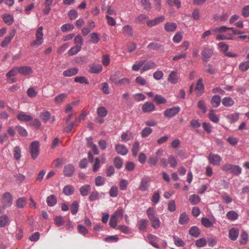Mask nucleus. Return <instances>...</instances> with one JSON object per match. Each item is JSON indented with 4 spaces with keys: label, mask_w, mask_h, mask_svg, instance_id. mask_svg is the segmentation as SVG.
I'll return each instance as SVG.
<instances>
[{
    "label": "nucleus",
    "mask_w": 249,
    "mask_h": 249,
    "mask_svg": "<svg viewBox=\"0 0 249 249\" xmlns=\"http://www.w3.org/2000/svg\"><path fill=\"white\" fill-rule=\"evenodd\" d=\"M43 27H39L36 31V40L31 43V46L34 48H37L43 43Z\"/></svg>",
    "instance_id": "1"
},
{
    "label": "nucleus",
    "mask_w": 249,
    "mask_h": 249,
    "mask_svg": "<svg viewBox=\"0 0 249 249\" xmlns=\"http://www.w3.org/2000/svg\"><path fill=\"white\" fill-rule=\"evenodd\" d=\"M224 171L229 172L235 176H238L242 172V168L238 165L226 164L222 167Z\"/></svg>",
    "instance_id": "2"
},
{
    "label": "nucleus",
    "mask_w": 249,
    "mask_h": 249,
    "mask_svg": "<svg viewBox=\"0 0 249 249\" xmlns=\"http://www.w3.org/2000/svg\"><path fill=\"white\" fill-rule=\"evenodd\" d=\"M1 202L3 209L6 207H10L13 203L12 195L9 192L4 193L1 196Z\"/></svg>",
    "instance_id": "3"
},
{
    "label": "nucleus",
    "mask_w": 249,
    "mask_h": 249,
    "mask_svg": "<svg viewBox=\"0 0 249 249\" xmlns=\"http://www.w3.org/2000/svg\"><path fill=\"white\" fill-rule=\"evenodd\" d=\"M39 143L37 141H34L31 143L30 146V152L33 160H35L39 153Z\"/></svg>",
    "instance_id": "4"
},
{
    "label": "nucleus",
    "mask_w": 249,
    "mask_h": 249,
    "mask_svg": "<svg viewBox=\"0 0 249 249\" xmlns=\"http://www.w3.org/2000/svg\"><path fill=\"white\" fill-rule=\"evenodd\" d=\"M208 160L210 163L213 165H219L222 160V158L218 154L210 153L208 157Z\"/></svg>",
    "instance_id": "5"
},
{
    "label": "nucleus",
    "mask_w": 249,
    "mask_h": 249,
    "mask_svg": "<svg viewBox=\"0 0 249 249\" xmlns=\"http://www.w3.org/2000/svg\"><path fill=\"white\" fill-rule=\"evenodd\" d=\"M213 54V51L209 48H204L201 52L202 58L205 62H207L212 57Z\"/></svg>",
    "instance_id": "6"
},
{
    "label": "nucleus",
    "mask_w": 249,
    "mask_h": 249,
    "mask_svg": "<svg viewBox=\"0 0 249 249\" xmlns=\"http://www.w3.org/2000/svg\"><path fill=\"white\" fill-rule=\"evenodd\" d=\"M180 111L179 107H173L166 109L164 112V115L168 118H171L175 116Z\"/></svg>",
    "instance_id": "7"
},
{
    "label": "nucleus",
    "mask_w": 249,
    "mask_h": 249,
    "mask_svg": "<svg viewBox=\"0 0 249 249\" xmlns=\"http://www.w3.org/2000/svg\"><path fill=\"white\" fill-rule=\"evenodd\" d=\"M178 74L177 71H171L169 74L168 81L172 84H177L178 82Z\"/></svg>",
    "instance_id": "8"
},
{
    "label": "nucleus",
    "mask_w": 249,
    "mask_h": 249,
    "mask_svg": "<svg viewBox=\"0 0 249 249\" xmlns=\"http://www.w3.org/2000/svg\"><path fill=\"white\" fill-rule=\"evenodd\" d=\"M115 149L116 152L120 155H126L128 152L127 147L124 144H117L115 146Z\"/></svg>",
    "instance_id": "9"
},
{
    "label": "nucleus",
    "mask_w": 249,
    "mask_h": 249,
    "mask_svg": "<svg viewBox=\"0 0 249 249\" xmlns=\"http://www.w3.org/2000/svg\"><path fill=\"white\" fill-rule=\"evenodd\" d=\"M75 171L74 166L71 164H68L65 166L64 168V174L67 177L72 176Z\"/></svg>",
    "instance_id": "10"
},
{
    "label": "nucleus",
    "mask_w": 249,
    "mask_h": 249,
    "mask_svg": "<svg viewBox=\"0 0 249 249\" xmlns=\"http://www.w3.org/2000/svg\"><path fill=\"white\" fill-rule=\"evenodd\" d=\"M16 34V31L13 30L9 34V36L5 37L4 40L1 43V46L2 47H6L10 43L11 40L14 37Z\"/></svg>",
    "instance_id": "11"
},
{
    "label": "nucleus",
    "mask_w": 249,
    "mask_h": 249,
    "mask_svg": "<svg viewBox=\"0 0 249 249\" xmlns=\"http://www.w3.org/2000/svg\"><path fill=\"white\" fill-rule=\"evenodd\" d=\"M150 179L148 178H144L142 179L139 189L142 191H145L148 190L149 187Z\"/></svg>",
    "instance_id": "12"
},
{
    "label": "nucleus",
    "mask_w": 249,
    "mask_h": 249,
    "mask_svg": "<svg viewBox=\"0 0 249 249\" xmlns=\"http://www.w3.org/2000/svg\"><path fill=\"white\" fill-rule=\"evenodd\" d=\"M155 106L154 104L146 102L142 106V110L143 112H150L155 110Z\"/></svg>",
    "instance_id": "13"
},
{
    "label": "nucleus",
    "mask_w": 249,
    "mask_h": 249,
    "mask_svg": "<svg viewBox=\"0 0 249 249\" xmlns=\"http://www.w3.org/2000/svg\"><path fill=\"white\" fill-rule=\"evenodd\" d=\"M18 73L23 75H27L32 73L33 70L31 67L29 66H22L18 67Z\"/></svg>",
    "instance_id": "14"
},
{
    "label": "nucleus",
    "mask_w": 249,
    "mask_h": 249,
    "mask_svg": "<svg viewBox=\"0 0 249 249\" xmlns=\"http://www.w3.org/2000/svg\"><path fill=\"white\" fill-rule=\"evenodd\" d=\"M177 24L171 22H166L164 26V30L168 32H174L177 29Z\"/></svg>",
    "instance_id": "15"
},
{
    "label": "nucleus",
    "mask_w": 249,
    "mask_h": 249,
    "mask_svg": "<svg viewBox=\"0 0 249 249\" xmlns=\"http://www.w3.org/2000/svg\"><path fill=\"white\" fill-rule=\"evenodd\" d=\"M78 72V69L77 68H72L64 71L63 74L66 77H70L76 75Z\"/></svg>",
    "instance_id": "16"
},
{
    "label": "nucleus",
    "mask_w": 249,
    "mask_h": 249,
    "mask_svg": "<svg viewBox=\"0 0 249 249\" xmlns=\"http://www.w3.org/2000/svg\"><path fill=\"white\" fill-rule=\"evenodd\" d=\"M91 190V186L89 184H86L80 188V194L83 196L89 195Z\"/></svg>",
    "instance_id": "17"
},
{
    "label": "nucleus",
    "mask_w": 249,
    "mask_h": 249,
    "mask_svg": "<svg viewBox=\"0 0 249 249\" xmlns=\"http://www.w3.org/2000/svg\"><path fill=\"white\" fill-rule=\"evenodd\" d=\"M148 224V221L146 219H140L137 222L138 229L141 231H145Z\"/></svg>",
    "instance_id": "18"
},
{
    "label": "nucleus",
    "mask_w": 249,
    "mask_h": 249,
    "mask_svg": "<svg viewBox=\"0 0 249 249\" xmlns=\"http://www.w3.org/2000/svg\"><path fill=\"white\" fill-rule=\"evenodd\" d=\"M17 118L18 120L23 122H29L32 120V117L25 114L23 112H19L17 115Z\"/></svg>",
    "instance_id": "19"
},
{
    "label": "nucleus",
    "mask_w": 249,
    "mask_h": 249,
    "mask_svg": "<svg viewBox=\"0 0 249 249\" xmlns=\"http://www.w3.org/2000/svg\"><path fill=\"white\" fill-rule=\"evenodd\" d=\"M156 64L154 62L150 61L149 62H145L144 64L143 65V67L142 68L141 71L142 73L147 71L149 70L153 69L155 68Z\"/></svg>",
    "instance_id": "20"
},
{
    "label": "nucleus",
    "mask_w": 249,
    "mask_h": 249,
    "mask_svg": "<svg viewBox=\"0 0 249 249\" xmlns=\"http://www.w3.org/2000/svg\"><path fill=\"white\" fill-rule=\"evenodd\" d=\"M222 103L225 107H231L234 105V101L232 98L226 97L222 99Z\"/></svg>",
    "instance_id": "21"
},
{
    "label": "nucleus",
    "mask_w": 249,
    "mask_h": 249,
    "mask_svg": "<svg viewBox=\"0 0 249 249\" xmlns=\"http://www.w3.org/2000/svg\"><path fill=\"white\" fill-rule=\"evenodd\" d=\"M103 67L101 64H94L89 68V71L92 73H98L102 71Z\"/></svg>",
    "instance_id": "22"
},
{
    "label": "nucleus",
    "mask_w": 249,
    "mask_h": 249,
    "mask_svg": "<svg viewBox=\"0 0 249 249\" xmlns=\"http://www.w3.org/2000/svg\"><path fill=\"white\" fill-rule=\"evenodd\" d=\"M229 16V14L226 13H223L221 15L215 14L213 15V18L214 21H225L228 19Z\"/></svg>",
    "instance_id": "23"
},
{
    "label": "nucleus",
    "mask_w": 249,
    "mask_h": 249,
    "mask_svg": "<svg viewBox=\"0 0 249 249\" xmlns=\"http://www.w3.org/2000/svg\"><path fill=\"white\" fill-rule=\"evenodd\" d=\"M229 238L232 240L237 239L239 235V230L237 229L233 228L229 231Z\"/></svg>",
    "instance_id": "24"
},
{
    "label": "nucleus",
    "mask_w": 249,
    "mask_h": 249,
    "mask_svg": "<svg viewBox=\"0 0 249 249\" xmlns=\"http://www.w3.org/2000/svg\"><path fill=\"white\" fill-rule=\"evenodd\" d=\"M108 111L104 107H100L97 109V114L100 118H104L107 115Z\"/></svg>",
    "instance_id": "25"
},
{
    "label": "nucleus",
    "mask_w": 249,
    "mask_h": 249,
    "mask_svg": "<svg viewBox=\"0 0 249 249\" xmlns=\"http://www.w3.org/2000/svg\"><path fill=\"white\" fill-rule=\"evenodd\" d=\"M221 98L219 95H214L212 98L211 104L214 107H217L220 104Z\"/></svg>",
    "instance_id": "26"
},
{
    "label": "nucleus",
    "mask_w": 249,
    "mask_h": 249,
    "mask_svg": "<svg viewBox=\"0 0 249 249\" xmlns=\"http://www.w3.org/2000/svg\"><path fill=\"white\" fill-rule=\"evenodd\" d=\"M226 216L229 220L234 221L238 219V214L234 211H231L227 213Z\"/></svg>",
    "instance_id": "27"
},
{
    "label": "nucleus",
    "mask_w": 249,
    "mask_h": 249,
    "mask_svg": "<svg viewBox=\"0 0 249 249\" xmlns=\"http://www.w3.org/2000/svg\"><path fill=\"white\" fill-rule=\"evenodd\" d=\"M204 89V85L202 78H199L196 83L195 90L199 92L200 94L203 93Z\"/></svg>",
    "instance_id": "28"
},
{
    "label": "nucleus",
    "mask_w": 249,
    "mask_h": 249,
    "mask_svg": "<svg viewBox=\"0 0 249 249\" xmlns=\"http://www.w3.org/2000/svg\"><path fill=\"white\" fill-rule=\"evenodd\" d=\"M145 62V60H139L135 62L132 67V69L135 71H138L141 67H143V64Z\"/></svg>",
    "instance_id": "29"
},
{
    "label": "nucleus",
    "mask_w": 249,
    "mask_h": 249,
    "mask_svg": "<svg viewBox=\"0 0 249 249\" xmlns=\"http://www.w3.org/2000/svg\"><path fill=\"white\" fill-rule=\"evenodd\" d=\"M147 239L149 243L153 247L158 248L159 246L157 244V237L152 234H150L147 236Z\"/></svg>",
    "instance_id": "30"
},
{
    "label": "nucleus",
    "mask_w": 249,
    "mask_h": 249,
    "mask_svg": "<svg viewBox=\"0 0 249 249\" xmlns=\"http://www.w3.org/2000/svg\"><path fill=\"white\" fill-rule=\"evenodd\" d=\"M123 31L125 36H131L133 35V30L131 26L130 25H125L123 29Z\"/></svg>",
    "instance_id": "31"
},
{
    "label": "nucleus",
    "mask_w": 249,
    "mask_h": 249,
    "mask_svg": "<svg viewBox=\"0 0 249 249\" xmlns=\"http://www.w3.org/2000/svg\"><path fill=\"white\" fill-rule=\"evenodd\" d=\"M40 117L45 123H46L51 119V114L48 111L44 110L41 112Z\"/></svg>",
    "instance_id": "32"
},
{
    "label": "nucleus",
    "mask_w": 249,
    "mask_h": 249,
    "mask_svg": "<svg viewBox=\"0 0 249 249\" xmlns=\"http://www.w3.org/2000/svg\"><path fill=\"white\" fill-rule=\"evenodd\" d=\"M46 202L49 206H53L56 204L57 200L55 196L52 195L49 196L46 199Z\"/></svg>",
    "instance_id": "33"
},
{
    "label": "nucleus",
    "mask_w": 249,
    "mask_h": 249,
    "mask_svg": "<svg viewBox=\"0 0 249 249\" xmlns=\"http://www.w3.org/2000/svg\"><path fill=\"white\" fill-rule=\"evenodd\" d=\"M74 189L70 185L65 186L63 190V193L67 196H70L73 194Z\"/></svg>",
    "instance_id": "34"
},
{
    "label": "nucleus",
    "mask_w": 249,
    "mask_h": 249,
    "mask_svg": "<svg viewBox=\"0 0 249 249\" xmlns=\"http://www.w3.org/2000/svg\"><path fill=\"white\" fill-rule=\"evenodd\" d=\"M200 231L199 228L196 226L191 227L189 230V233L193 236L197 237L200 234Z\"/></svg>",
    "instance_id": "35"
},
{
    "label": "nucleus",
    "mask_w": 249,
    "mask_h": 249,
    "mask_svg": "<svg viewBox=\"0 0 249 249\" xmlns=\"http://www.w3.org/2000/svg\"><path fill=\"white\" fill-rule=\"evenodd\" d=\"M2 19L7 25H11L14 22L13 16L9 14L3 15L2 16Z\"/></svg>",
    "instance_id": "36"
},
{
    "label": "nucleus",
    "mask_w": 249,
    "mask_h": 249,
    "mask_svg": "<svg viewBox=\"0 0 249 249\" xmlns=\"http://www.w3.org/2000/svg\"><path fill=\"white\" fill-rule=\"evenodd\" d=\"M189 200L192 204L196 205L200 202V198L198 195L193 194L190 196Z\"/></svg>",
    "instance_id": "37"
},
{
    "label": "nucleus",
    "mask_w": 249,
    "mask_h": 249,
    "mask_svg": "<svg viewBox=\"0 0 249 249\" xmlns=\"http://www.w3.org/2000/svg\"><path fill=\"white\" fill-rule=\"evenodd\" d=\"M201 222L203 226L206 228H210L213 227V222L207 218L202 217Z\"/></svg>",
    "instance_id": "38"
},
{
    "label": "nucleus",
    "mask_w": 249,
    "mask_h": 249,
    "mask_svg": "<svg viewBox=\"0 0 249 249\" xmlns=\"http://www.w3.org/2000/svg\"><path fill=\"white\" fill-rule=\"evenodd\" d=\"M189 221V217L186 213H182L179 218V223L181 225L186 224Z\"/></svg>",
    "instance_id": "39"
},
{
    "label": "nucleus",
    "mask_w": 249,
    "mask_h": 249,
    "mask_svg": "<svg viewBox=\"0 0 249 249\" xmlns=\"http://www.w3.org/2000/svg\"><path fill=\"white\" fill-rule=\"evenodd\" d=\"M208 117L209 119L213 123H218L219 121V117L214 113L213 110L209 113Z\"/></svg>",
    "instance_id": "40"
},
{
    "label": "nucleus",
    "mask_w": 249,
    "mask_h": 249,
    "mask_svg": "<svg viewBox=\"0 0 249 249\" xmlns=\"http://www.w3.org/2000/svg\"><path fill=\"white\" fill-rule=\"evenodd\" d=\"M140 150V143L138 142H135L132 145V152L134 157H136Z\"/></svg>",
    "instance_id": "41"
},
{
    "label": "nucleus",
    "mask_w": 249,
    "mask_h": 249,
    "mask_svg": "<svg viewBox=\"0 0 249 249\" xmlns=\"http://www.w3.org/2000/svg\"><path fill=\"white\" fill-rule=\"evenodd\" d=\"M74 43L75 45L80 47L82 48V46L84 43V40L82 36L80 35L76 36L74 38Z\"/></svg>",
    "instance_id": "42"
},
{
    "label": "nucleus",
    "mask_w": 249,
    "mask_h": 249,
    "mask_svg": "<svg viewBox=\"0 0 249 249\" xmlns=\"http://www.w3.org/2000/svg\"><path fill=\"white\" fill-rule=\"evenodd\" d=\"M151 222V226L154 229H158L160 227V222L159 218L156 216L153 217L152 219H150Z\"/></svg>",
    "instance_id": "43"
},
{
    "label": "nucleus",
    "mask_w": 249,
    "mask_h": 249,
    "mask_svg": "<svg viewBox=\"0 0 249 249\" xmlns=\"http://www.w3.org/2000/svg\"><path fill=\"white\" fill-rule=\"evenodd\" d=\"M16 203L18 208H22L26 204V199L25 197H20L17 199Z\"/></svg>",
    "instance_id": "44"
},
{
    "label": "nucleus",
    "mask_w": 249,
    "mask_h": 249,
    "mask_svg": "<svg viewBox=\"0 0 249 249\" xmlns=\"http://www.w3.org/2000/svg\"><path fill=\"white\" fill-rule=\"evenodd\" d=\"M227 118L229 120L230 123L232 124L236 122L239 119V114L235 113L230 114L227 116Z\"/></svg>",
    "instance_id": "45"
},
{
    "label": "nucleus",
    "mask_w": 249,
    "mask_h": 249,
    "mask_svg": "<svg viewBox=\"0 0 249 249\" xmlns=\"http://www.w3.org/2000/svg\"><path fill=\"white\" fill-rule=\"evenodd\" d=\"M121 138L123 141L127 142L133 138V135L131 132H126L121 135Z\"/></svg>",
    "instance_id": "46"
},
{
    "label": "nucleus",
    "mask_w": 249,
    "mask_h": 249,
    "mask_svg": "<svg viewBox=\"0 0 249 249\" xmlns=\"http://www.w3.org/2000/svg\"><path fill=\"white\" fill-rule=\"evenodd\" d=\"M9 222V218L6 215L0 216V227H4Z\"/></svg>",
    "instance_id": "47"
},
{
    "label": "nucleus",
    "mask_w": 249,
    "mask_h": 249,
    "mask_svg": "<svg viewBox=\"0 0 249 249\" xmlns=\"http://www.w3.org/2000/svg\"><path fill=\"white\" fill-rule=\"evenodd\" d=\"M81 48H80V46H76L75 45L73 47H72L69 51H68V54L70 56L74 55L77 54L78 52L81 50Z\"/></svg>",
    "instance_id": "48"
},
{
    "label": "nucleus",
    "mask_w": 249,
    "mask_h": 249,
    "mask_svg": "<svg viewBox=\"0 0 249 249\" xmlns=\"http://www.w3.org/2000/svg\"><path fill=\"white\" fill-rule=\"evenodd\" d=\"M67 94L65 93H62L56 96L54 98L55 102L57 104L62 103L64 100L67 98Z\"/></svg>",
    "instance_id": "49"
},
{
    "label": "nucleus",
    "mask_w": 249,
    "mask_h": 249,
    "mask_svg": "<svg viewBox=\"0 0 249 249\" xmlns=\"http://www.w3.org/2000/svg\"><path fill=\"white\" fill-rule=\"evenodd\" d=\"M14 157L16 160H19L21 158V149L18 146L14 148Z\"/></svg>",
    "instance_id": "50"
},
{
    "label": "nucleus",
    "mask_w": 249,
    "mask_h": 249,
    "mask_svg": "<svg viewBox=\"0 0 249 249\" xmlns=\"http://www.w3.org/2000/svg\"><path fill=\"white\" fill-rule=\"evenodd\" d=\"M152 132V129L150 127H145L141 132V136L142 138H146Z\"/></svg>",
    "instance_id": "51"
},
{
    "label": "nucleus",
    "mask_w": 249,
    "mask_h": 249,
    "mask_svg": "<svg viewBox=\"0 0 249 249\" xmlns=\"http://www.w3.org/2000/svg\"><path fill=\"white\" fill-rule=\"evenodd\" d=\"M105 179L101 176H98L95 179V184L96 186H101L104 185Z\"/></svg>",
    "instance_id": "52"
},
{
    "label": "nucleus",
    "mask_w": 249,
    "mask_h": 249,
    "mask_svg": "<svg viewBox=\"0 0 249 249\" xmlns=\"http://www.w3.org/2000/svg\"><path fill=\"white\" fill-rule=\"evenodd\" d=\"M239 70L242 71H246L249 69V61H244L239 66Z\"/></svg>",
    "instance_id": "53"
},
{
    "label": "nucleus",
    "mask_w": 249,
    "mask_h": 249,
    "mask_svg": "<svg viewBox=\"0 0 249 249\" xmlns=\"http://www.w3.org/2000/svg\"><path fill=\"white\" fill-rule=\"evenodd\" d=\"M167 3L171 6H176L179 8L181 6V2L178 0H166Z\"/></svg>",
    "instance_id": "54"
},
{
    "label": "nucleus",
    "mask_w": 249,
    "mask_h": 249,
    "mask_svg": "<svg viewBox=\"0 0 249 249\" xmlns=\"http://www.w3.org/2000/svg\"><path fill=\"white\" fill-rule=\"evenodd\" d=\"M99 196V193L97 191L95 190V191H92L90 193V194L89 197V199L90 201H94L97 200V199H98Z\"/></svg>",
    "instance_id": "55"
},
{
    "label": "nucleus",
    "mask_w": 249,
    "mask_h": 249,
    "mask_svg": "<svg viewBox=\"0 0 249 249\" xmlns=\"http://www.w3.org/2000/svg\"><path fill=\"white\" fill-rule=\"evenodd\" d=\"M114 164L117 168H121L123 166L122 159L120 157H116L114 160Z\"/></svg>",
    "instance_id": "56"
},
{
    "label": "nucleus",
    "mask_w": 249,
    "mask_h": 249,
    "mask_svg": "<svg viewBox=\"0 0 249 249\" xmlns=\"http://www.w3.org/2000/svg\"><path fill=\"white\" fill-rule=\"evenodd\" d=\"M141 4L146 10H150L151 8V4L149 0H141Z\"/></svg>",
    "instance_id": "57"
},
{
    "label": "nucleus",
    "mask_w": 249,
    "mask_h": 249,
    "mask_svg": "<svg viewBox=\"0 0 249 249\" xmlns=\"http://www.w3.org/2000/svg\"><path fill=\"white\" fill-rule=\"evenodd\" d=\"M120 73L119 72H116L114 74L111 75L110 77V80L113 82V83L117 85L118 81H119V78L120 77Z\"/></svg>",
    "instance_id": "58"
},
{
    "label": "nucleus",
    "mask_w": 249,
    "mask_h": 249,
    "mask_svg": "<svg viewBox=\"0 0 249 249\" xmlns=\"http://www.w3.org/2000/svg\"><path fill=\"white\" fill-rule=\"evenodd\" d=\"M160 198V194L159 191H157L156 193H155L151 198V201L154 204H157Z\"/></svg>",
    "instance_id": "59"
},
{
    "label": "nucleus",
    "mask_w": 249,
    "mask_h": 249,
    "mask_svg": "<svg viewBox=\"0 0 249 249\" xmlns=\"http://www.w3.org/2000/svg\"><path fill=\"white\" fill-rule=\"evenodd\" d=\"M79 205L77 201H74L72 202L71 207V211L73 214H75L78 210Z\"/></svg>",
    "instance_id": "60"
},
{
    "label": "nucleus",
    "mask_w": 249,
    "mask_h": 249,
    "mask_svg": "<svg viewBox=\"0 0 249 249\" xmlns=\"http://www.w3.org/2000/svg\"><path fill=\"white\" fill-rule=\"evenodd\" d=\"M154 101L157 104H165L166 103V100L162 96L156 95L154 97Z\"/></svg>",
    "instance_id": "61"
},
{
    "label": "nucleus",
    "mask_w": 249,
    "mask_h": 249,
    "mask_svg": "<svg viewBox=\"0 0 249 249\" xmlns=\"http://www.w3.org/2000/svg\"><path fill=\"white\" fill-rule=\"evenodd\" d=\"M74 28V26L72 24H65L61 27V30L63 32H66L69 30H72Z\"/></svg>",
    "instance_id": "62"
},
{
    "label": "nucleus",
    "mask_w": 249,
    "mask_h": 249,
    "mask_svg": "<svg viewBox=\"0 0 249 249\" xmlns=\"http://www.w3.org/2000/svg\"><path fill=\"white\" fill-rule=\"evenodd\" d=\"M16 129L18 133L22 136H26L27 135V132L23 127L21 126L18 125L16 127Z\"/></svg>",
    "instance_id": "63"
},
{
    "label": "nucleus",
    "mask_w": 249,
    "mask_h": 249,
    "mask_svg": "<svg viewBox=\"0 0 249 249\" xmlns=\"http://www.w3.org/2000/svg\"><path fill=\"white\" fill-rule=\"evenodd\" d=\"M241 13L244 18L249 17V5L245 6L243 8Z\"/></svg>",
    "instance_id": "64"
}]
</instances>
